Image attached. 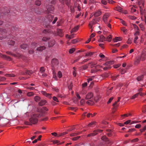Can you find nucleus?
<instances>
[{
    "label": "nucleus",
    "instance_id": "nucleus-21",
    "mask_svg": "<svg viewBox=\"0 0 146 146\" xmlns=\"http://www.w3.org/2000/svg\"><path fill=\"white\" fill-rule=\"evenodd\" d=\"M96 23L97 21L95 19H93L89 23V26L91 28L93 25L95 24Z\"/></svg>",
    "mask_w": 146,
    "mask_h": 146
},
{
    "label": "nucleus",
    "instance_id": "nucleus-5",
    "mask_svg": "<svg viewBox=\"0 0 146 146\" xmlns=\"http://www.w3.org/2000/svg\"><path fill=\"white\" fill-rule=\"evenodd\" d=\"M59 64L58 60L54 58L51 61V65L53 67H55L58 66Z\"/></svg>",
    "mask_w": 146,
    "mask_h": 146
},
{
    "label": "nucleus",
    "instance_id": "nucleus-18",
    "mask_svg": "<svg viewBox=\"0 0 146 146\" xmlns=\"http://www.w3.org/2000/svg\"><path fill=\"white\" fill-rule=\"evenodd\" d=\"M53 33L52 31H51L50 30H47L45 29L43 31V33L46 35H50V34H52Z\"/></svg>",
    "mask_w": 146,
    "mask_h": 146
},
{
    "label": "nucleus",
    "instance_id": "nucleus-7",
    "mask_svg": "<svg viewBox=\"0 0 146 146\" xmlns=\"http://www.w3.org/2000/svg\"><path fill=\"white\" fill-rule=\"evenodd\" d=\"M6 53L8 54L12 55L14 56L17 57L19 58H22L23 60H25V58H25V57H24L23 55H21L18 54V56H17L16 55L13 54L11 52L9 51L7 52H6Z\"/></svg>",
    "mask_w": 146,
    "mask_h": 146
},
{
    "label": "nucleus",
    "instance_id": "nucleus-53",
    "mask_svg": "<svg viewBox=\"0 0 146 146\" xmlns=\"http://www.w3.org/2000/svg\"><path fill=\"white\" fill-rule=\"evenodd\" d=\"M101 3L104 5H106L107 3V1L105 0H101Z\"/></svg>",
    "mask_w": 146,
    "mask_h": 146
},
{
    "label": "nucleus",
    "instance_id": "nucleus-60",
    "mask_svg": "<svg viewBox=\"0 0 146 146\" xmlns=\"http://www.w3.org/2000/svg\"><path fill=\"white\" fill-rule=\"evenodd\" d=\"M53 78L55 80H56L57 79V77L56 76V73L54 72H53Z\"/></svg>",
    "mask_w": 146,
    "mask_h": 146
},
{
    "label": "nucleus",
    "instance_id": "nucleus-27",
    "mask_svg": "<svg viewBox=\"0 0 146 146\" xmlns=\"http://www.w3.org/2000/svg\"><path fill=\"white\" fill-rule=\"evenodd\" d=\"M115 10L119 12H121L122 11V8L119 6H117L115 8Z\"/></svg>",
    "mask_w": 146,
    "mask_h": 146
},
{
    "label": "nucleus",
    "instance_id": "nucleus-51",
    "mask_svg": "<svg viewBox=\"0 0 146 146\" xmlns=\"http://www.w3.org/2000/svg\"><path fill=\"white\" fill-rule=\"evenodd\" d=\"M73 85L72 83H70L68 85V88L69 90H71L72 89Z\"/></svg>",
    "mask_w": 146,
    "mask_h": 146
},
{
    "label": "nucleus",
    "instance_id": "nucleus-52",
    "mask_svg": "<svg viewBox=\"0 0 146 146\" xmlns=\"http://www.w3.org/2000/svg\"><path fill=\"white\" fill-rule=\"evenodd\" d=\"M34 95V93L32 92H29L27 93V96H33Z\"/></svg>",
    "mask_w": 146,
    "mask_h": 146
},
{
    "label": "nucleus",
    "instance_id": "nucleus-36",
    "mask_svg": "<svg viewBox=\"0 0 146 146\" xmlns=\"http://www.w3.org/2000/svg\"><path fill=\"white\" fill-rule=\"evenodd\" d=\"M118 76H119L118 75L115 74L113 76H112V79L113 80H115L117 79L118 78Z\"/></svg>",
    "mask_w": 146,
    "mask_h": 146
},
{
    "label": "nucleus",
    "instance_id": "nucleus-62",
    "mask_svg": "<svg viewBox=\"0 0 146 146\" xmlns=\"http://www.w3.org/2000/svg\"><path fill=\"white\" fill-rule=\"evenodd\" d=\"M85 102V101L84 99H81L80 102L81 104L82 105H83L84 104Z\"/></svg>",
    "mask_w": 146,
    "mask_h": 146
},
{
    "label": "nucleus",
    "instance_id": "nucleus-35",
    "mask_svg": "<svg viewBox=\"0 0 146 146\" xmlns=\"http://www.w3.org/2000/svg\"><path fill=\"white\" fill-rule=\"evenodd\" d=\"M5 76L7 77H14L15 76V75L12 74H7L5 75Z\"/></svg>",
    "mask_w": 146,
    "mask_h": 146
},
{
    "label": "nucleus",
    "instance_id": "nucleus-54",
    "mask_svg": "<svg viewBox=\"0 0 146 146\" xmlns=\"http://www.w3.org/2000/svg\"><path fill=\"white\" fill-rule=\"evenodd\" d=\"M75 49L74 48H71L70 49L69 52L70 54H72L75 51Z\"/></svg>",
    "mask_w": 146,
    "mask_h": 146
},
{
    "label": "nucleus",
    "instance_id": "nucleus-14",
    "mask_svg": "<svg viewBox=\"0 0 146 146\" xmlns=\"http://www.w3.org/2000/svg\"><path fill=\"white\" fill-rule=\"evenodd\" d=\"M102 14V11L98 10L96 11L94 13V15L95 17H98L100 16Z\"/></svg>",
    "mask_w": 146,
    "mask_h": 146
},
{
    "label": "nucleus",
    "instance_id": "nucleus-30",
    "mask_svg": "<svg viewBox=\"0 0 146 146\" xmlns=\"http://www.w3.org/2000/svg\"><path fill=\"white\" fill-rule=\"evenodd\" d=\"M132 24L133 26V28L134 29L135 31H139V29L136 25L133 24Z\"/></svg>",
    "mask_w": 146,
    "mask_h": 146
},
{
    "label": "nucleus",
    "instance_id": "nucleus-46",
    "mask_svg": "<svg viewBox=\"0 0 146 146\" xmlns=\"http://www.w3.org/2000/svg\"><path fill=\"white\" fill-rule=\"evenodd\" d=\"M111 68V67L110 66H106L105 67L103 68V69L104 70H109Z\"/></svg>",
    "mask_w": 146,
    "mask_h": 146
},
{
    "label": "nucleus",
    "instance_id": "nucleus-40",
    "mask_svg": "<svg viewBox=\"0 0 146 146\" xmlns=\"http://www.w3.org/2000/svg\"><path fill=\"white\" fill-rule=\"evenodd\" d=\"M28 46V45L26 44H24L22 45H21V48L25 49L26 48H27Z\"/></svg>",
    "mask_w": 146,
    "mask_h": 146
},
{
    "label": "nucleus",
    "instance_id": "nucleus-24",
    "mask_svg": "<svg viewBox=\"0 0 146 146\" xmlns=\"http://www.w3.org/2000/svg\"><path fill=\"white\" fill-rule=\"evenodd\" d=\"M46 103V101L45 100H42L39 103L38 105L39 106H42L44 105Z\"/></svg>",
    "mask_w": 146,
    "mask_h": 146
},
{
    "label": "nucleus",
    "instance_id": "nucleus-12",
    "mask_svg": "<svg viewBox=\"0 0 146 146\" xmlns=\"http://www.w3.org/2000/svg\"><path fill=\"white\" fill-rule=\"evenodd\" d=\"M110 15V14L109 13H105L103 17V20L105 23L107 22V19L109 17Z\"/></svg>",
    "mask_w": 146,
    "mask_h": 146
},
{
    "label": "nucleus",
    "instance_id": "nucleus-6",
    "mask_svg": "<svg viewBox=\"0 0 146 146\" xmlns=\"http://www.w3.org/2000/svg\"><path fill=\"white\" fill-rule=\"evenodd\" d=\"M85 99L86 100L94 99L93 97V94L91 92L88 93L86 96Z\"/></svg>",
    "mask_w": 146,
    "mask_h": 146
},
{
    "label": "nucleus",
    "instance_id": "nucleus-56",
    "mask_svg": "<svg viewBox=\"0 0 146 146\" xmlns=\"http://www.w3.org/2000/svg\"><path fill=\"white\" fill-rule=\"evenodd\" d=\"M135 31V33H134L135 36H138L140 34L139 31Z\"/></svg>",
    "mask_w": 146,
    "mask_h": 146
},
{
    "label": "nucleus",
    "instance_id": "nucleus-44",
    "mask_svg": "<svg viewBox=\"0 0 146 146\" xmlns=\"http://www.w3.org/2000/svg\"><path fill=\"white\" fill-rule=\"evenodd\" d=\"M94 53V52H90L87 53L86 54V56H91V55H93Z\"/></svg>",
    "mask_w": 146,
    "mask_h": 146
},
{
    "label": "nucleus",
    "instance_id": "nucleus-29",
    "mask_svg": "<svg viewBox=\"0 0 146 146\" xmlns=\"http://www.w3.org/2000/svg\"><path fill=\"white\" fill-rule=\"evenodd\" d=\"M46 48L44 46H41L38 47L37 49V50L39 51H41L44 50Z\"/></svg>",
    "mask_w": 146,
    "mask_h": 146
},
{
    "label": "nucleus",
    "instance_id": "nucleus-49",
    "mask_svg": "<svg viewBox=\"0 0 146 146\" xmlns=\"http://www.w3.org/2000/svg\"><path fill=\"white\" fill-rule=\"evenodd\" d=\"M120 20L121 22L122 23V24L124 26H126L127 24L126 22L124 21H123L122 19H120Z\"/></svg>",
    "mask_w": 146,
    "mask_h": 146
},
{
    "label": "nucleus",
    "instance_id": "nucleus-37",
    "mask_svg": "<svg viewBox=\"0 0 146 146\" xmlns=\"http://www.w3.org/2000/svg\"><path fill=\"white\" fill-rule=\"evenodd\" d=\"M139 26L141 30L142 31H143L145 30V28L144 27L142 23L139 25Z\"/></svg>",
    "mask_w": 146,
    "mask_h": 146
},
{
    "label": "nucleus",
    "instance_id": "nucleus-64",
    "mask_svg": "<svg viewBox=\"0 0 146 146\" xmlns=\"http://www.w3.org/2000/svg\"><path fill=\"white\" fill-rule=\"evenodd\" d=\"M113 97H111L110 98L109 100L107 102V104H110L111 101H112L113 100Z\"/></svg>",
    "mask_w": 146,
    "mask_h": 146
},
{
    "label": "nucleus",
    "instance_id": "nucleus-57",
    "mask_svg": "<svg viewBox=\"0 0 146 146\" xmlns=\"http://www.w3.org/2000/svg\"><path fill=\"white\" fill-rule=\"evenodd\" d=\"M80 134V133H71L70 134V136H75L77 135H78Z\"/></svg>",
    "mask_w": 146,
    "mask_h": 146
},
{
    "label": "nucleus",
    "instance_id": "nucleus-50",
    "mask_svg": "<svg viewBox=\"0 0 146 146\" xmlns=\"http://www.w3.org/2000/svg\"><path fill=\"white\" fill-rule=\"evenodd\" d=\"M128 18L131 20H134L136 18L135 16L131 15L129 16Z\"/></svg>",
    "mask_w": 146,
    "mask_h": 146
},
{
    "label": "nucleus",
    "instance_id": "nucleus-34",
    "mask_svg": "<svg viewBox=\"0 0 146 146\" xmlns=\"http://www.w3.org/2000/svg\"><path fill=\"white\" fill-rule=\"evenodd\" d=\"M112 39V37L111 35H110L108 36L106 38V41H107L108 42H110L111 41Z\"/></svg>",
    "mask_w": 146,
    "mask_h": 146
},
{
    "label": "nucleus",
    "instance_id": "nucleus-55",
    "mask_svg": "<svg viewBox=\"0 0 146 146\" xmlns=\"http://www.w3.org/2000/svg\"><path fill=\"white\" fill-rule=\"evenodd\" d=\"M80 136H78L76 137H75L72 138V139L73 141H76L78 139L80 138Z\"/></svg>",
    "mask_w": 146,
    "mask_h": 146
},
{
    "label": "nucleus",
    "instance_id": "nucleus-26",
    "mask_svg": "<svg viewBox=\"0 0 146 146\" xmlns=\"http://www.w3.org/2000/svg\"><path fill=\"white\" fill-rule=\"evenodd\" d=\"M96 78H94V77H90L87 79L88 82H89L90 81H92V82H94V81H96V80H94V79ZM97 82H98L99 81H97Z\"/></svg>",
    "mask_w": 146,
    "mask_h": 146
},
{
    "label": "nucleus",
    "instance_id": "nucleus-4",
    "mask_svg": "<svg viewBox=\"0 0 146 146\" xmlns=\"http://www.w3.org/2000/svg\"><path fill=\"white\" fill-rule=\"evenodd\" d=\"M57 33H54V36L58 35L60 37H62L63 35L64 34L63 33L62 31V30L60 29H57L56 30Z\"/></svg>",
    "mask_w": 146,
    "mask_h": 146
},
{
    "label": "nucleus",
    "instance_id": "nucleus-2",
    "mask_svg": "<svg viewBox=\"0 0 146 146\" xmlns=\"http://www.w3.org/2000/svg\"><path fill=\"white\" fill-rule=\"evenodd\" d=\"M102 66L98 65L96 66L95 68H92L91 70V72L92 73H94L101 71L102 70Z\"/></svg>",
    "mask_w": 146,
    "mask_h": 146
},
{
    "label": "nucleus",
    "instance_id": "nucleus-47",
    "mask_svg": "<svg viewBox=\"0 0 146 146\" xmlns=\"http://www.w3.org/2000/svg\"><path fill=\"white\" fill-rule=\"evenodd\" d=\"M8 44L9 45H13L15 44V42L13 40H10L8 42Z\"/></svg>",
    "mask_w": 146,
    "mask_h": 146
},
{
    "label": "nucleus",
    "instance_id": "nucleus-59",
    "mask_svg": "<svg viewBox=\"0 0 146 146\" xmlns=\"http://www.w3.org/2000/svg\"><path fill=\"white\" fill-rule=\"evenodd\" d=\"M121 64H118L114 65L113 66V67L114 68H119Z\"/></svg>",
    "mask_w": 146,
    "mask_h": 146
},
{
    "label": "nucleus",
    "instance_id": "nucleus-43",
    "mask_svg": "<svg viewBox=\"0 0 146 146\" xmlns=\"http://www.w3.org/2000/svg\"><path fill=\"white\" fill-rule=\"evenodd\" d=\"M53 16H52L51 15H49L48 16V19L49 21V22L51 21H52V20L53 19Z\"/></svg>",
    "mask_w": 146,
    "mask_h": 146
},
{
    "label": "nucleus",
    "instance_id": "nucleus-10",
    "mask_svg": "<svg viewBox=\"0 0 146 146\" xmlns=\"http://www.w3.org/2000/svg\"><path fill=\"white\" fill-rule=\"evenodd\" d=\"M102 131L101 130H97L94 131V132L92 133H90L87 135V137H90L92 136H93L96 135L97 134L98 132H101Z\"/></svg>",
    "mask_w": 146,
    "mask_h": 146
},
{
    "label": "nucleus",
    "instance_id": "nucleus-48",
    "mask_svg": "<svg viewBox=\"0 0 146 146\" xmlns=\"http://www.w3.org/2000/svg\"><path fill=\"white\" fill-rule=\"evenodd\" d=\"M37 44L35 42H33L32 43L31 47L32 48H35Z\"/></svg>",
    "mask_w": 146,
    "mask_h": 146
},
{
    "label": "nucleus",
    "instance_id": "nucleus-28",
    "mask_svg": "<svg viewBox=\"0 0 146 146\" xmlns=\"http://www.w3.org/2000/svg\"><path fill=\"white\" fill-rule=\"evenodd\" d=\"M97 64V62L96 61V62H91L90 63L88 64L89 65H90V66L91 68H93L94 67V65H95Z\"/></svg>",
    "mask_w": 146,
    "mask_h": 146
},
{
    "label": "nucleus",
    "instance_id": "nucleus-58",
    "mask_svg": "<svg viewBox=\"0 0 146 146\" xmlns=\"http://www.w3.org/2000/svg\"><path fill=\"white\" fill-rule=\"evenodd\" d=\"M146 130V125L144 126L143 129H140V131L141 133L143 132L144 131Z\"/></svg>",
    "mask_w": 146,
    "mask_h": 146
},
{
    "label": "nucleus",
    "instance_id": "nucleus-20",
    "mask_svg": "<svg viewBox=\"0 0 146 146\" xmlns=\"http://www.w3.org/2000/svg\"><path fill=\"white\" fill-rule=\"evenodd\" d=\"M55 42L54 40H52L49 42L48 46L49 47H51L53 46L55 44Z\"/></svg>",
    "mask_w": 146,
    "mask_h": 146
},
{
    "label": "nucleus",
    "instance_id": "nucleus-32",
    "mask_svg": "<svg viewBox=\"0 0 146 146\" xmlns=\"http://www.w3.org/2000/svg\"><path fill=\"white\" fill-rule=\"evenodd\" d=\"M45 68L43 67H41L40 68V70L39 74H42L44 73V72L45 71Z\"/></svg>",
    "mask_w": 146,
    "mask_h": 146
},
{
    "label": "nucleus",
    "instance_id": "nucleus-8",
    "mask_svg": "<svg viewBox=\"0 0 146 146\" xmlns=\"http://www.w3.org/2000/svg\"><path fill=\"white\" fill-rule=\"evenodd\" d=\"M86 102V103L89 105H93L94 104V100L96 102L97 101V100L95 98L93 99L88 100Z\"/></svg>",
    "mask_w": 146,
    "mask_h": 146
},
{
    "label": "nucleus",
    "instance_id": "nucleus-19",
    "mask_svg": "<svg viewBox=\"0 0 146 146\" xmlns=\"http://www.w3.org/2000/svg\"><path fill=\"white\" fill-rule=\"evenodd\" d=\"M140 57L141 58V59L142 61L145 60L146 59V52H143L142 54Z\"/></svg>",
    "mask_w": 146,
    "mask_h": 146
},
{
    "label": "nucleus",
    "instance_id": "nucleus-61",
    "mask_svg": "<svg viewBox=\"0 0 146 146\" xmlns=\"http://www.w3.org/2000/svg\"><path fill=\"white\" fill-rule=\"evenodd\" d=\"M139 95L138 93H136L132 97L131 99H134L137 97Z\"/></svg>",
    "mask_w": 146,
    "mask_h": 146
},
{
    "label": "nucleus",
    "instance_id": "nucleus-15",
    "mask_svg": "<svg viewBox=\"0 0 146 146\" xmlns=\"http://www.w3.org/2000/svg\"><path fill=\"white\" fill-rule=\"evenodd\" d=\"M106 41V38L104 36L102 35L100 36V38L98 40V41L99 42H104Z\"/></svg>",
    "mask_w": 146,
    "mask_h": 146
},
{
    "label": "nucleus",
    "instance_id": "nucleus-13",
    "mask_svg": "<svg viewBox=\"0 0 146 146\" xmlns=\"http://www.w3.org/2000/svg\"><path fill=\"white\" fill-rule=\"evenodd\" d=\"M41 93L43 95L49 98H51V95H52V94L47 93L43 91H41Z\"/></svg>",
    "mask_w": 146,
    "mask_h": 146
},
{
    "label": "nucleus",
    "instance_id": "nucleus-39",
    "mask_svg": "<svg viewBox=\"0 0 146 146\" xmlns=\"http://www.w3.org/2000/svg\"><path fill=\"white\" fill-rule=\"evenodd\" d=\"M143 78V76H138L137 78V79L138 81H141Z\"/></svg>",
    "mask_w": 146,
    "mask_h": 146
},
{
    "label": "nucleus",
    "instance_id": "nucleus-45",
    "mask_svg": "<svg viewBox=\"0 0 146 146\" xmlns=\"http://www.w3.org/2000/svg\"><path fill=\"white\" fill-rule=\"evenodd\" d=\"M41 4V2L39 1H37L35 2V4L37 6H40Z\"/></svg>",
    "mask_w": 146,
    "mask_h": 146
},
{
    "label": "nucleus",
    "instance_id": "nucleus-63",
    "mask_svg": "<svg viewBox=\"0 0 146 146\" xmlns=\"http://www.w3.org/2000/svg\"><path fill=\"white\" fill-rule=\"evenodd\" d=\"M78 41V40L77 39H75L74 40H72L71 42L73 44L76 43Z\"/></svg>",
    "mask_w": 146,
    "mask_h": 146
},
{
    "label": "nucleus",
    "instance_id": "nucleus-31",
    "mask_svg": "<svg viewBox=\"0 0 146 146\" xmlns=\"http://www.w3.org/2000/svg\"><path fill=\"white\" fill-rule=\"evenodd\" d=\"M95 123L96 122L95 121L89 123L88 125V127H93L94 126Z\"/></svg>",
    "mask_w": 146,
    "mask_h": 146
},
{
    "label": "nucleus",
    "instance_id": "nucleus-41",
    "mask_svg": "<svg viewBox=\"0 0 146 146\" xmlns=\"http://www.w3.org/2000/svg\"><path fill=\"white\" fill-rule=\"evenodd\" d=\"M50 39V37H43L42 40L43 41H46Z\"/></svg>",
    "mask_w": 146,
    "mask_h": 146
},
{
    "label": "nucleus",
    "instance_id": "nucleus-42",
    "mask_svg": "<svg viewBox=\"0 0 146 146\" xmlns=\"http://www.w3.org/2000/svg\"><path fill=\"white\" fill-rule=\"evenodd\" d=\"M57 76L59 78H61L62 76V74L61 71H59L58 72Z\"/></svg>",
    "mask_w": 146,
    "mask_h": 146
},
{
    "label": "nucleus",
    "instance_id": "nucleus-1",
    "mask_svg": "<svg viewBox=\"0 0 146 146\" xmlns=\"http://www.w3.org/2000/svg\"><path fill=\"white\" fill-rule=\"evenodd\" d=\"M38 112L36 114H34L31 116L29 119V121L32 124H35L38 121V118L42 117L44 115V112L41 109H38Z\"/></svg>",
    "mask_w": 146,
    "mask_h": 146
},
{
    "label": "nucleus",
    "instance_id": "nucleus-38",
    "mask_svg": "<svg viewBox=\"0 0 146 146\" xmlns=\"http://www.w3.org/2000/svg\"><path fill=\"white\" fill-rule=\"evenodd\" d=\"M40 97L38 96H36L34 98V99L35 101L36 102H38L40 100Z\"/></svg>",
    "mask_w": 146,
    "mask_h": 146
},
{
    "label": "nucleus",
    "instance_id": "nucleus-11",
    "mask_svg": "<svg viewBox=\"0 0 146 146\" xmlns=\"http://www.w3.org/2000/svg\"><path fill=\"white\" fill-rule=\"evenodd\" d=\"M46 8L47 10L48 13H51L52 11L54 8L52 5H48L46 6Z\"/></svg>",
    "mask_w": 146,
    "mask_h": 146
},
{
    "label": "nucleus",
    "instance_id": "nucleus-33",
    "mask_svg": "<svg viewBox=\"0 0 146 146\" xmlns=\"http://www.w3.org/2000/svg\"><path fill=\"white\" fill-rule=\"evenodd\" d=\"M121 29L124 34H126L127 33V30L125 27H122Z\"/></svg>",
    "mask_w": 146,
    "mask_h": 146
},
{
    "label": "nucleus",
    "instance_id": "nucleus-25",
    "mask_svg": "<svg viewBox=\"0 0 146 146\" xmlns=\"http://www.w3.org/2000/svg\"><path fill=\"white\" fill-rule=\"evenodd\" d=\"M21 74H25L26 75H30L32 74V71H30L29 70H26L25 72H23L22 73H21Z\"/></svg>",
    "mask_w": 146,
    "mask_h": 146
},
{
    "label": "nucleus",
    "instance_id": "nucleus-9",
    "mask_svg": "<svg viewBox=\"0 0 146 146\" xmlns=\"http://www.w3.org/2000/svg\"><path fill=\"white\" fill-rule=\"evenodd\" d=\"M102 140L106 142V144H112L113 143L112 141H110L108 138L105 136H103L102 137Z\"/></svg>",
    "mask_w": 146,
    "mask_h": 146
},
{
    "label": "nucleus",
    "instance_id": "nucleus-16",
    "mask_svg": "<svg viewBox=\"0 0 146 146\" xmlns=\"http://www.w3.org/2000/svg\"><path fill=\"white\" fill-rule=\"evenodd\" d=\"M141 60L140 56H138L137 57L134 63L136 65L138 64L139 63Z\"/></svg>",
    "mask_w": 146,
    "mask_h": 146
},
{
    "label": "nucleus",
    "instance_id": "nucleus-23",
    "mask_svg": "<svg viewBox=\"0 0 146 146\" xmlns=\"http://www.w3.org/2000/svg\"><path fill=\"white\" fill-rule=\"evenodd\" d=\"M79 27L78 26H77L73 28L71 31V33L76 32L78 29Z\"/></svg>",
    "mask_w": 146,
    "mask_h": 146
},
{
    "label": "nucleus",
    "instance_id": "nucleus-22",
    "mask_svg": "<svg viewBox=\"0 0 146 146\" xmlns=\"http://www.w3.org/2000/svg\"><path fill=\"white\" fill-rule=\"evenodd\" d=\"M122 38L119 37H116L113 39V41L114 42H117L118 41H121Z\"/></svg>",
    "mask_w": 146,
    "mask_h": 146
},
{
    "label": "nucleus",
    "instance_id": "nucleus-3",
    "mask_svg": "<svg viewBox=\"0 0 146 146\" xmlns=\"http://www.w3.org/2000/svg\"><path fill=\"white\" fill-rule=\"evenodd\" d=\"M7 31L5 29H0V40H2L5 38V34Z\"/></svg>",
    "mask_w": 146,
    "mask_h": 146
},
{
    "label": "nucleus",
    "instance_id": "nucleus-17",
    "mask_svg": "<svg viewBox=\"0 0 146 146\" xmlns=\"http://www.w3.org/2000/svg\"><path fill=\"white\" fill-rule=\"evenodd\" d=\"M114 61H110L106 62V63H104L103 65L106 66H110L111 65L114 64Z\"/></svg>",
    "mask_w": 146,
    "mask_h": 146
}]
</instances>
